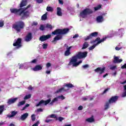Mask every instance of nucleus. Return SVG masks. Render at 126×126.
Segmentation results:
<instances>
[{"mask_svg":"<svg viewBox=\"0 0 126 126\" xmlns=\"http://www.w3.org/2000/svg\"><path fill=\"white\" fill-rule=\"evenodd\" d=\"M69 32V29L65 28L63 29H58L55 30L54 32H52V35H56L52 42H56V41H59V40H62L63 39V35H65Z\"/></svg>","mask_w":126,"mask_h":126,"instance_id":"nucleus-1","label":"nucleus"},{"mask_svg":"<svg viewBox=\"0 0 126 126\" xmlns=\"http://www.w3.org/2000/svg\"><path fill=\"white\" fill-rule=\"evenodd\" d=\"M24 26H25V24L24 22L22 21H19L15 22L12 26L13 29H14L17 33H20L21 30L24 29Z\"/></svg>","mask_w":126,"mask_h":126,"instance_id":"nucleus-2","label":"nucleus"},{"mask_svg":"<svg viewBox=\"0 0 126 126\" xmlns=\"http://www.w3.org/2000/svg\"><path fill=\"white\" fill-rule=\"evenodd\" d=\"M106 39L107 37H103L102 39L98 37H97L95 40L91 41V44H94V43H95V42H97V43L95 44H94L93 46H90L89 48V50L92 51V50H94V49H95V48L96 47V46L99 45V44H101V43H102V42L106 41Z\"/></svg>","mask_w":126,"mask_h":126,"instance_id":"nucleus-3","label":"nucleus"},{"mask_svg":"<svg viewBox=\"0 0 126 126\" xmlns=\"http://www.w3.org/2000/svg\"><path fill=\"white\" fill-rule=\"evenodd\" d=\"M119 100V96H113L108 101L105 103L104 105V110H108L110 108V104H113V103H116Z\"/></svg>","mask_w":126,"mask_h":126,"instance_id":"nucleus-4","label":"nucleus"},{"mask_svg":"<svg viewBox=\"0 0 126 126\" xmlns=\"http://www.w3.org/2000/svg\"><path fill=\"white\" fill-rule=\"evenodd\" d=\"M93 13V10L90 8H85L82 12H80V15L82 18H85L87 15L89 14H92Z\"/></svg>","mask_w":126,"mask_h":126,"instance_id":"nucleus-5","label":"nucleus"},{"mask_svg":"<svg viewBox=\"0 0 126 126\" xmlns=\"http://www.w3.org/2000/svg\"><path fill=\"white\" fill-rule=\"evenodd\" d=\"M88 54V52H87V51H85L83 52L80 51L76 54V56H77L78 60H81L82 59H85V58L87 57Z\"/></svg>","mask_w":126,"mask_h":126,"instance_id":"nucleus-6","label":"nucleus"},{"mask_svg":"<svg viewBox=\"0 0 126 126\" xmlns=\"http://www.w3.org/2000/svg\"><path fill=\"white\" fill-rule=\"evenodd\" d=\"M22 43V39L18 38L16 42L13 43V46H14V47H17V49H19V48H21V47H22V44H21Z\"/></svg>","mask_w":126,"mask_h":126,"instance_id":"nucleus-7","label":"nucleus"},{"mask_svg":"<svg viewBox=\"0 0 126 126\" xmlns=\"http://www.w3.org/2000/svg\"><path fill=\"white\" fill-rule=\"evenodd\" d=\"M50 103H51V98H49L46 100H41L38 102V103L36 104V107H39V106H41V105L46 106V105L50 104Z\"/></svg>","mask_w":126,"mask_h":126,"instance_id":"nucleus-8","label":"nucleus"},{"mask_svg":"<svg viewBox=\"0 0 126 126\" xmlns=\"http://www.w3.org/2000/svg\"><path fill=\"white\" fill-rule=\"evenodd\" d=\"M98 34H99V33L97 32H92V33H90L89 34V35L87 37H85L84 38V40H85V41H87L88 40H90V39H92V38H93V37H97V36H98Z\"/></svg>","mask_w":126,"mask_h":126,"instance_id":"nucleus-9","label":"nucleus"},{"mask_svg":"<svg viewBox=\"0 0 126 126\" xmlns=\"http://www.w3.org/2000/svg\"><path fill=\"white\" fill-rule=\"evenodd\" d=\"M77 60H78V59L77 58V57L76 56V55L72 56L69 61L68 65H71V64H73V66H74V64L76 63V62H77Z\"/></svg>","mask_w":126,"mask_h":126,"instance_id":"nucleus-10","label":"nucleus"},{"mask_svg":"<svg viewBox=\"0 0 126 126\" xmlns=\"http://www.w3.org/2000/svg\"><path fill=\"white\" fill-rule=\"evenodd\" d=\"M105 69L106 67H103L102 68L100 67H98L95 69L94 70V71H95V72H96L97 73H99V74H102V73H104V72H105Z\"/></svg>","mask_w":126,"mask_h":126,"instance_id":"nucleus-11","label":"nucleus"},{"mask_svg":"<svg viewBox=\"0 0 126 126\" xmlns=\"http://www.w3.org/2000/svg\"><path fill=\"white\" fill-rule=\"evenodd\" d=\"M50 38H51V34L43 35L39 37V40L41 42H44V41H46Z\"/></svg>","mask_w":126,"mask_h":126,"instance_id":"nucleus-12","label":"nucleus"},{"mask_svg":"<svg viewBox=\"0 0 126 126\" xmlns=\"http://www.w3.org/2000/svg\"><path fill=\"white\" fill-rule=\"evenodd\" d=\"M32 39H33L32 32H29L25 37V41H26V42H30Z\"/></svg>","mask_w":126,"mask_h":126,"instance_id":"nucleus-13","label":"nucleus"},{"mask_svg":"<svg viewBox=\"0 0 126 126\" xmlns=\"http://www.w3.org/2000/svg\"><path fill=\"white\" fill-rule=\"evenodd\" d=\"M11 13H13L14 14H17V15H19V12L21 11V9L19 8H11L10 9Z\"/></svg>","mask_w":126,"mask_h":126,"instance_id":"nucleus-14","label":"nucleus"},{"mask_svg":"<svg viewBox=\"0 0 126 126\" xmlns=\"http://www.w3.org/2000/svg\"><path fill=\"white\" fill-rule=\"evenodd\" d=\"M27 3H28V1L27 0H22L19 4V8H22V7L26 6Z\"/></svg>","mask_w":126,"mask_h":126,"instance_id":"nucleus-15","label":"nucleus"},{"mask_svg":"<svg viewBox=\"0 0 126 126\" xmlns=\"http://www.w3.org/2000/svg\"><path fill=\"white\" fill-rule=\"evenodd\" d=\"M23 15L21 17V19H24V17H26V18H28L29 17V15H30V13L29 11H24L22 13Z\"/></svg>","mask_w":126,"mask_h":126,"instance_id":"nucleus-16","label":"nucleus"},{"mask_svg":"<svg viewBox=\"0 0 126 126\" xmlns=\"http://www.w3.org/2000/svg\"><path fill=\"white\" fill-rule=\"evenodd\" d=\"M18 99L17 97H15L14 98H10L8 99L7 102L8 105H11V104H13L16 102V100Z\"/></svg>","mask_w":126,"mask_h":126,"instance_id":"nucleus-17","label":"nucleus"},{"mask_svg":"<svg viewBox=\"0 0 126 126\" xmlns=\"http://www.w3.org/2000/svg\"><path fill=\"white\" fill-rule=\"evenodd\" d=\"M114 63H122V62H123L122 59H119V58L117 56H114Z\"/></svg>","mask_w":126,"mask_h":126,"instance_id":"nucleus-18","label":"nucleus"},{"mask_svg":"<svg viewBox=\"0 0 126 126\" xmlns=\"http://www.w3.org/2000/svg\"><path fill=\"white\" fill-rule=\"evenodd\" d=\"M71 48H72V46H70L69 48H66V50L64 52V56H65V57H68V56L70 55V49H71Z\"/></svg>","mask_w":126,"mask_h":126,"instance_id":"nucleus-19","label":"nucleus"},{"mask_svg":"<svg viewBox=\"0 0 126 126\" xmlns=\"http://www.w3.org/2000/svg\"><path fill=\"white\" fill-rule=\"evenodd\" d=\"M96 21L98 23H101L104 21V17H103V16H98L96 17Z\"/></svg>","mask_w":126,"mask_h":126,"instance_id":"nucleus-20","label":"nucleus"},{"mask_svg":"<svg viewBox=\"0 0 126 126\" xmlns=\"http://www.w3.org/2000/svg\"><path fill=\"white\" fill-rule=\"evenodd\" d=\"M43 68V66H42L41 65H36L33 68V70L34 71H38V70H42Z\"/></svg>","mask_w":126,"mask_h":126,"instance_id":"nucleus-21","label":"nucleus"},{"mask_svg":"<svg viewBox=\"0 0 126 126\" xmlns=\"http://www.w3.org/2000/svg\"><path fill=\"white\" fill-rule=\"evenodd\" d=\"M125 83H126V80L121 83V84L124 85ZM124 91L125 92H124L122 94V97H126V85L124 86Z\"/></svg>","mask_w":126,"mask_h":126,"instance_id":"nucleus-22","label":"nucleus"},{"mask_svg":"<svg viewBox=\"0 0 126 126\" xmlns=\"http://www.w3.org/2000/svg\"><path fill=\"white\" fill-rule=\"evenodd\" d=\"M28 116H29L28 113H24L21 116L20 120H21V121H25V119L28 118Z\"/></svg>","mask_w":126,"mask_h":126,"instance_id":"nucleus-23","label":"nucleus"},{"mask_svg":"<svg viewBox=\"0 0 126 126\" xmlns=\"http://www.w3.org/2000/svg\"><path fill=\"white\" fill-rule=\"evenodd\" d=\"M28 8L27 7L23 8H20V9H21V11L19 13V16H21L22 15V13L24 12V11H26L27 10Z\"/></svg>","mask_w":126,"mask_h":126,"instance_id":"nucleus-24","label":"nucleus"},{"mask_svg":"<svg viewBox=\"0 0 126 126\" xmlns=\"http://www.w3.org/2000/svg\"><path fill=\"white\" fill-rule=\"evenodd\" d=\"M57 14L58 15V16H62L63 15V13L62 12V8H61L60 7H57Z\"/></svg>","mask_w":126,"mask_h":126,"instance_id":"nucleus-25","label":"nucleus"},{"mask_svg":"<svg viewBox=\"0 0 126 126\" xmlns=\"http://www.w3.org/2000/svg\"><path fill=\"white\" fill-rule=\"evenodd\" d=\"M86 122H88V123H93L95 122V120L93 116H92L91 118H88L86 120Z\"/></svg>","mask_w":126,"mask_h":126,"instance_id":"nucleus-26","label":"nucleus"},{"mask_svg":"<svg viewBox=\"0 0 126 126\" xmlns=\"http://www.w3.org/2000/svg\"><path fill=\"white\" fill-rule=\"evenodd\" d=\"M89 47V43L87 42H85L83 44V47L82 48V50H84L85 49H87Z\"/></svg>","mask_w":126,"mask_h":126,"instance_id":"nucleus-27","label":"nucleus"},{"mask_svg":"<svg viewBox=\"0 0 126 126\" xmlns=\"http://www.w3.org/2000/svg\"><path fill=\"white\" fill-rule=\"evenodd\" d=\"M16 114H17V112L13 111L11 112V115H7V118H13V117H14Z\"/></svg>","mask_w":126,"mask_h":126,"instance_id":"nucleus-28","label":"nucleus"},{"mask_svg":"<svg viewBox=\"0 0 126 126\" xmlns=\"http://www.w3.org/2000/svg\"><path fill=\"white\" fill-rule=\"evenodd\" d=\"M4 110V106L0 105V115L3 113V111Z\"/></svg>","mask_w":126,"mask_h":126,"instance_id":"nucleus-29","label":"nucleus"},{"mask_svg":"<svg viewBox=\"0 0 126 126\" xmlns=\"http://www.w3.org/2000/svg\"><path fill=\"white\" fill-rule=\"evenodd\" d=\"M65 87H67V88H72L74 87V86L72 84L69 83L65 84Z\"/></svg>","mask_w":126,"mask_h":126,"instance_id":"nucleus-30","label":"nucleus"},{"mask_svg":"<svg viewBox=\"0 0 126 126\" xmlns=\"http://www.w3.org/2000/svg\"><path fill=\"white\" fill-rule=\"evenodd\" d=\"M47 13H46L45 14H43L42 17H41V20H47Z\"/></svg>","mask_w":126,"mask_h":126,"instance_id":"nucleus-31","label":"nucleus"},{"mask_svg":"<svg viewBox=\"0 0 126 126\" xmlns=\"http://www.w3.org/2000/svg\"><path fill=\"white\" fill-rule=\"evenodd\" d=\"M46 10L47 11H50L51 12H53V11H54V9L51 6H47L46 8Z\"/></svg>","mask_w":126,"mask_h":126,"instance_id":"nucleus-32","label":"nucleus"},{"mask_svg":"<svg viewBox=\"0 0 126 126\" xmlns=\"http://www.w3.org/2000/svg\"><path fill=\"white\" fill-rule=\"evenodd\" d=\"M66 91V90L64 89V88H61L59 90H57L56 93H60V92H63Z\"/></svg>","mask_w":126,"mask_h":126,"instance_id":"nucleus-33","label":"nucleus"},{"mask_svg":"<svg viewBox=\"0 0 126 126\" xmlns=\"http://www.w3.org/2000/svg\"><path fill=\"white\" fill-rule=\"evenodd\" d=\"M58 98L55 97L51 101V102L50 103V104L53 105L54 104V103H55V102H57V101H58Z\"/></svg>","mask_w":126,"mask_h":126,"instance_id":"nucleus-34","label":"nucleus"},{"mask_svg":"<svg viewBox=\"0 0 126 126\" xmlns=\"http://www.w3.org/2000/svg\"><path fill=\"white\" fill-rule=\"evenodd\" d=\"M50 118H51V119H56V120L58 121V117L56 116V114H51L50 116Z\"/></svg>","mask_w":126,"mask_h":126,"instance_id":"nucleus-35","label":"nucleus"},{"mask_svg":"<svg viewBox=\"0 0 126 126\" xmlns=\"http://www.w3.org/2000/svg\"><path fill=\"white\" fill-rule=\"evenodd\" d=\"M24 104H25V101L19 102L17 104V106L20 107V106H23V105H24Z\"/></svg>","mask_w":126,"mask_h":126,"instance_id":"nucleus-36","label":"nucleus"},{"mask_svg":"<svg viewBox=\"0 0 126 126\" xmlns=\"http://www.w3.org/2000/svg\"><path fill=\"white\" fill-rule=\"evenodd\" d=\"M46 28H48V29H50V30H52L53 29V26L52 25L47 24L46 26Z\"/></svg>","mask_w":126,"mask_h":126,"instance_id":"nucleus-37","label":"nucleus"},{"mask_svg":"<svg viewBox=\"0 0 126 126\" xmlns=\"http://www.w3.org/2000/svg\"><path fill=\"white\" fill-rule=\"evenodd\" d=\"M31 119L32 122H35V121H36V116H35V114H32L31 116Z\"/></svg>","mask_w":126,"mask_h":126,"instance_id":"nucleus-38","label":"nucleus"},{"mask_svg":"<svg viewBox=\"0 0 126 126\" xmlns=\"http://www.w3.org/2000/svg\"><path fill=\"white\" fill-rule=\"evenodd\" d=\"M101 7H102V5H97V7H94V10L95 11H97V10H99V9H100V8H101Z\"/></svg>","mask_w":126,"mask_h":126,"instance_id":"nucleus-39","label":"nucleus"},{"mask_svg":"<svg viewBox=\"0 0 126 126\" xmlns=\"http://www.w3.org/2000/svg\"><path fill=\"white\" fill-rule=\"evenodd\" d=\"M82 63V61H80L79 62H76V63L74 64V66H78L80 63Z\"/></svg>","mask_w":126,"mask_h":126,"instance_id":"nucleus-40","label":"nucleus"},{"mask_svg":"<svg viewBox=\"0 0 126 126\" xmlns=\"http://www.w3.org/2000/svg\"><path fill=\"white\" fill-rule=\"evenodd\" d=\"M31 97V94H28V95H26L24 99V100H27L28 99H30V98Z\"/></svg>","mask_w":126,"mask_h":126,"instance_id":"nucleus-41","label":"nucleus"},{"mask_svg":"<svg viewBox=\"0 0 126 126\" xmlns=\"http://www.w3.org/2000/svg\"><path fill=\"white\" fill-rule=\"evenodd\" d=\"M3 25H4V21L0 20V27H3Z\"/></svg>","mask_w":126,"mask_h":126,"instance_id":"nucleus-42","label":"nucleus"},{"mask_svg":"<svg viewBox=\"0 0 126 126\" xmlns=\"http://www.w3.org/2000/svg\"><path fill=\"white\" fill-rule=\"evenodd\" d=\"M42 47H43V49H44V50H46V49H47V48H48V44L44 43L42 45Z\"/></svg>","mask_w":126,"mask_h":126,"instance_id":"nucleus-43","label":"nucleus"},{"mask_svg":"<svg viewBox=\"0 0 126 126\" xmlns=\"http://www.w3.org/2000/svg\"><path fill=\"white\" fill-rule=\"evenodd\" d=\"M58 98L59 99H61V100H64V99H65V97L63 95L58 96Z\"/></svg>","mask_w":126,"mask_h":126,"instance_id":"nucleus-44","label":"nucleus"},{"mask_svg":"<svg viewBox=\"0 0 126 126\" xmlns=\"http://www.w3.org/2000/svg\"><path fill=\"white\" fill-rule=\"evenodd\" d=\"M58 120L59 121V122H62V121H63V120H64V118L62 117H59L58 118Z\"/></svg>","mask_w":126,"mask_h":126,"instance_id":"nucleus-45","label":"nucleus"},{"mask_svg":"<svg viewBox=\"0 0 126 126\" xmlns=\"http://www.w3.org/2000/svg\"><path fill=\"white\" fill-rule=\"evenodd\" d=\"M29 106H30V105L29 104H26L22 109V111H24V110H25V109H26V108L29 107Z\"/></svg>","mask_w":126,"mask_h":126,"instance_id":"nucleus-46","label":"nucleus"},{"mask_svg":"<svg viewBox=\"0 0 126 126\" xmlns=\"http://www.w3.org/2000/svg\"><path fill=\"white\" fill-rule=\"evenodd\" d=\"M109 90H110V88H108L107 89H106L103 92V94H105L106 93H107V92H108V91H109Z\"/></svg>","mask_w":126,"mask_h":126,"instance_id":"nucleus-47","label":"nucleus"},{"mask_svg":"<svg viewBox=\"0 0 126 126\" xmlns=\"http://www.w3.org/2000/svg\"><path fill=\"white\" fill-rule=\"evenodd\" d=\"M40 30H41V31H44L45 28H44V26L41 25L40 28H39Z\"/></svg>","mask_w":126,"mask_h":126,"instance_id":"nucleus-48","label":"nucleus"},{"mask_svg":"<svg viewBox=\"0 0 126 126\" xmlns=\"http://www.w3.org/2000/svg\"><path fill=\"white\" fill-rule=\"evenodd\" d=\"M117 68V66H113L110 67V69L111 70H114V69H116Z\"/></svg>","mask_w":126,"mask_h":126,"instance_id":"nucleus-49","label":"nucleus"},{"mask_svg":"<svg viewBox=\"0 0 126 126\" xmlns=\"http://www.w3.org/2000/svg\"><path fill=\"white\" fill-rule=\"evenodd\" d=\"M31 63H37V59H35L33 60L31 62Z\"/></svg>","mask_w":126,"mask_h":126,"instance_id":"nucleus-50","label":"nucleus"},{"mask_svg":"<svg viewBox=\"0 0 126 126\" xmlns=\"http://www.w3.org/2000/svg\"><path fill=\"white\" fill-rule=\"evenodd\" d=\"M51 65H52V64L50 63H48L46 64V67H47V68H49V67H50V66H51Z\"/></svg>","mask_w":126,"mask_h":126,"instance_id":"nucleus-51","label":"nucleus"},{"mask_svg":"<svg viewBox=\"0 0 126 126\" xmlns=\"http://www.w3.org/2000/svg\"><path fill=\"white\" fill-rule=\"evenodd\" d=\"M82 109H83V106H82V105L79 106L78 108V110L79 111H81V110H82Z\"/></svg>","mask_w":126,"mask_h":126,"instance_id":"nucleus-52","label":"nucleus"},{"mask_svg":"<svg viewBox=\"0 0 126 126\" xmlns=\"http://www.w3.org/2000/svg\"><path fill=\"white\" fill-rule=\"evenodd\" d=\"M83 68H87L88 67H89V65L88 64H86L83 65Z\"/></svg>","mask_w":126,"mask_h":126,"instance_id":"nucleus-53","label":"nucleus"},{"mask_svg":"<svg viewBox=\"0 0 126 126\" xmlns=\"http://www.w3.org/2000/svg\"><path fill=\"white\" fill-rule=\"evenodd\" d=\"M43 1V0H36V2H37V3H42Z\"/></svg>","mask_w":126,"mask_h":126,"instance_id":"nucleus-54","label":"nucleus"},{"mask_svg":"<svg viewBox=\"0 0 126 126\" xmlns=\"http://www.w3.org/2000/svg\"><path fill=\"white\" fill-rule=\"evenodd\" d=\"M121 68L122 69H125V68H126V63L121 67Z\"/></svg>","mask_w":126,"mask_h":126,"instance_id":"nucleus-55","label":"nucleus"},{"mask_svg":"<svg viewBox=\"0 0 126 126\" xmlns=\"http://www.w3.org/2000/svg\"><path fill=\"white\" fill-rule=\"evenodd\" d=\"M121 49H122V47H115V50L116 51H120V50H121Z\"/></svg>","mask_w":126,"mask_h":126,"instance_id":"nucleus-56","label":"nucleus"},{"mask_svg":"<svg viewBox=\"0 0 126 126\" xmlns=\"http://www.w3.org/2000/svg\"><path fill=\"white\" fill-rule=\"evenodd\" d=\"M79 35L76 34H75L73 36V39H75V38H77L79 37Z\"/></svg>","mask_w":126,"mask_h":126,"instance_id":"nucleus-57","label":"nucleus"},{"mask_svg":"<svg viewBox=\"0 0 126 126\" xmlns=\"http://www.w3.org/2000/svg\"><path fill=\"white\" fill-rule=\"evenodd\" d=\"M39 125V121H37L36 123L33 124L32 126H38Z\"/></svg>","mask_w":126,"mask_h":126,"instance_id":"nucleus-58","label":"nucleus"},{"mask_svg":"<svg viewBox=\"0 0 126 126\" xmlns=\"http://www.w3.org/2000/svg\"><path fill=\"white\" fill-rule=\"evenodd\" d=\"M59 2L60 3V4H63V1L62 0H59Z\"/></svg>","mask_w":126,"mask_h":126,"instance_id":"nucleus-59","label":"nucleus"},{"mask_svg":"<svg viewBox=\"0 0 126 126\" xmlns=\"http://www.w3.org/2000/svg\"><path fill=\"white\" fill-rule=\"evenodd\" d=\"M52 121H53V120L52 119H49V120H45V123H50V122H52Z\"/></svg>","mask_w":126,"mask_h":126,"instance_id":"nucleus-60","label":"nucleus"},{"mask_svg":"<svg viewBox=\"0 0 126 126\" xmlns=\"http://www.w3.org/2000/svg\"><path fill=\"white\" fill-rule=\"evenodd\" d=\"M37 112H43V110L42 109V108H38L37 109Z\"/></svg>","mask_w":126,"mask_h":126,"instance_id":"nucleus-61","label":"nucleus"},{"mask_svg":"<svg viewBox=\"0 0 126 126\" xmlns=\"http://www.w3.org/2000/svg\"><path fill=\"white\" fill-rule=\"evenodd\" d=\"M29 90H33V88L32 86H30L28 88Z\"/></svg>","mask_w":126,"mask_h":126,"instance_id":"nucleus-62","label":"nucleus"},{"mask_svg":"<svg viewBox=\"0 0 126 126\" xmlns=\"http://www.w3.org/2000/svg\"><path fill=\"white\" fill-rule=\"evenodd\" d=\"M46 73L47 74H50L51 73V71H50V70L46 71Z\"/></svg>","mask_w":126,"mask_h":126,"instance_id":"nucleus-63","label":"nucleus"},{"mask_svg":"<svg viewBox=\"0 0 126 126\" xmlns=\"http://www.w3.org/2000/svg\"><path fill=\"white\" fill-rule=\"evenodd\" d=\"M82 100H83V101H86V100H87V98H86V97H83L82 98Z\"/></svg>","mask_w":126,"mask_h":126,"instance_id":"nucleus-64","label":"nucleus"}]
</instances>
